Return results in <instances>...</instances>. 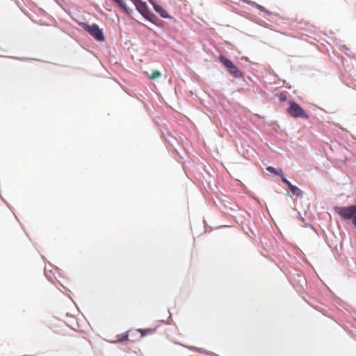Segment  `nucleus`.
Listing matches in <instances>:
<instances>
[{
	"label": "nucleus",
	"mask_w": 356,
	"mask_h": 356,
	"mask_svg": "<svg viewBox=\"0 0 356 356\" xmlns=\"http://www.w3.org/2000/svg\"><path fill=\"white\" fill-rule=\"evenodd\" d=\"M335 212L345 220H351L356 227V205L336 207Z\"/></svg>",
	"instance_id": "obj_1"
},
{
	"label": "nucleus",
	"mask_w": 356,
	"mask_h": 356,
	"mask_svg": "<svg viewBox=\"0 0 356 356\" xmlns=\"http://www.w3.org/2000/svg\"><path fill=\"white\" fill-rule=\"evenodd\" d=\"M80 26L83 28V29H84L90 35H92L96 40H104L105 38L102 30L100 29L96 24L89 25L86 23L83 22L80 23Z\"/></svg>",
	"instance_id": "obj_2"
},
{
	"label": "nucleus",
	"mask_w": 356,
	"mask_h": 356,
	"mask_svg": "<svg viewBox=\"0 0 356 356\" xmlns=\"http://www.w3.org/2000/svg\"><path fill=\"white\" fill-rule=\"evenodd\" d=\"M287 113L294 118H309V115L302 109V108L296 102L293 101L289 102V106L287 108Z\"/></svg>",
	"instance_id": "obj_3"
},
{
	"label": "nucleus",
	"mask_w": 356,
	"mask_h": 356,
	"mask_svg": "<svg viewBox=\"0 0 356 356\" xmlns=\"http://www.w3.org/2000/svg\"><path fill=\"white\" fill-rule=\"evenodd\" d=\"M220 61L227 69L229 73L235 78L243 76V73L237 68V67L225 56L220 55L219 57Z\"/></svg>",
	"instance_id": "obj_4"
},
{
	"label": "nucleus",
	"mask_w": 356,
	"mask_h": 356,
	"mask_svg": "<svg viewBox=\"0 0 356 356\" xmlns=\"http://www.w3.org/2000/svg\"><path fill=\"white\" fill-rule=\"evenodd\" d=\"M135 6L138 11L147 20L154 22L153 18L154 17V15L152 13L146 4L145 2L142 1L141 0H136Z\"/></svg>",
	"instance_id": "obj_5"
},
{
	"label": "nucleus",
	"mask_w": 356,
	"mask_h": 356,
	"mask_svg": "<svg viewBox=\"0 0 356 356\" xmlns=\"http://www.w3.org/2000/svg\"><path fill=\"white\" fill-rule=\"evenodd\" d=\"M150 3L152 5L154 10L159 13L161 17L163 18H169L170 15L168 13L159 5L156 3L154 0H149Z\"/></svg>",
	"instance_id": "obj_6"
},
{
	"label": "nucleus",
	"mask_w": 356,
	"mask_h": 356,
	"mask_svg": "<svg viewBox=\"0 0 356 356\" xmlns=\"http://www.w3.org/2000/svg\"><path fill=\"white\" fill-rule=\"evenodd\" d=\"M55 328H58V330H54V332L63 335L65 334V330H67V325L63 322H58V324L55 326Z\"/></svg>",
	"instance_id": "obj_7"
},
{
	"label": "nucleus",
	"mask_w": 356,
	"mask_h": 356,
	"mask_svg": "<svg viewBox=\"0 0 356 356\" xmlns=\"http://www.w3.org/2000/svg\"><path fill=\"white\" fill-rule=\"evenodd\" d=\"M138 331L141 334V337H144L147 334H152L155 332V329L154 328H147V329H138Z\"/></svg>",
	"instance_id": "obj_8"
},
{
	"label": "nucleus",
	"mask_w": 356,
	"mask_h": 356,
	"mask_svg": "<svg viewBox=\"0 0 356 356\" xmlns=\"http://www.w3.org/2000/svg\"><path fill=\"white\" fill-rule=\"evenodd\" d=\"M129 340V332H126L124 333H122L120 334L117 335L116 341L123 342Z\"/></svg>",
	"instance_id": "obj_9"
},
{
	"label": "nucleus",
	"mask_w": 356,
	"mask_h": 356,
	"mask_svg": "<svg viewBox=\"0 0 356 356\" xmlns=\"http://www.w3.org/2000/svg\"><path fill=\"white\" fill-rule=\"evenodd\" d=\"M289 189H290V191H291V193H292L293 195H295L300 196V195H302V191H301V190H300L298 187H297V186H294V185H292V186L289 188Z\"/></svg>",
	"instance_id": "obj_10"
},
{
	"label": "nucleus",
	"mask_w": 356,
	"mask_h": 356,
	"mask_svg": "<svg viewBox=\"0 0 356 356\" xmlns=\"http://www.w3.org/2000/svg\"><path fill=\"white\" fill-rule=\"evenodd\" d=\"M266 170L268 171L270 173H273V174L281 175V176L282 175V170H277L275 168H274L272 166L267 167L266 168Z\"/></svg>",
	"instance_id": "obj_11"
},
{
	"label": "nucleus",
	"mask_w": 356,
	"mask_h": 356,
	"mask_svg": "<svg viewBox=\"0 0 356 356\" xmlns=\"http://www.w3.org/2000/svg\"><path fill=\"white\" fill-rule=\"evenodd\" d=\"M160 76H161V73H160V72H159L158 70H155V71H154V72H152V73L149 76V79H153V80H154V79H157V78H159V77H160Z\"/></svg>",
	"instance_id": "obj_12"
},
{
	"label": "nucleus",
	"mask_w": 356,
	"mask_h": 356,
	"mask_svg": "<svg viewBox=\"0 0 356 356\" xmlns=\"http://www.w3.org/2000/svg\"><path fill=\"white\" fill-rule=\"evenodd\" d=\"M257 8L259 9L261 12H264L265 13H266L268 15H270L272 14V13L270 11L266 10L264 6H262L261 5H257Z\"/></svg>",
	"instance_id": "obj_13"
},
{
	"label": "nucleus",
	"mask_w": 356,
	"mask_h": 356,
	"mask_svg": "<svg viewBox=\"0 0 356 356\" xmlns=\"http://www.w3.org/2000/svg\"><path fill=\"white\" fill-rule=\"evenodd\" d=\"M282 177V181L288 186V188H289L293 184H291V183L288 181L284 176L283 175L281 176Z\"/></svg>",
	"instance_id": "obj_14"
},
{
	"label": "nucleus",
	"mask_w": 356,
	"mask_h": 356,
	"mask_svg": "<svg viewBox=\"0 0 356 356\" xmlns=\"http://www.w3.org/2000/svg\"><path fill=\"white\" fill-rule=\"evenodd\" d=\"M279 97H280V100L282 102L286 100V95L282 92L280 94Z\"/></svg>",
	"instance_id": "obj_15"
}]
</instances>
